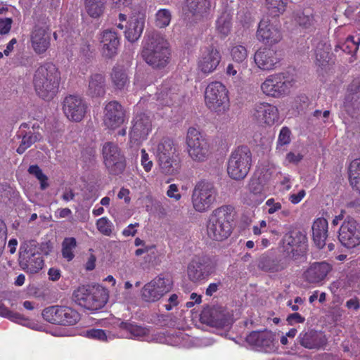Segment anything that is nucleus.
Segmentation results:
<instances>
[{
	"instance_id": "obj_39",
	"label": "nucleus",
	"mask_w": 360,
	"mask_h": 360,
	"mask_svg": "<svg viewBox=\"0 0 360 360\" xmlns=\"http://www.w3.org/2000/svg\"><path fill=\"white\" fill-rule=\"evenodd\" d=\"M349 179L353 189L360 193V158L351 162L349 167Z\"/></svg>"
},
{
	"instance_id": "obj_33",
	"label": "nucleus",
	"mask_w": 360,
	"mask_h": 360,
	"mask_svg": "<svg viewBox=\"0 0 360 360\" xmlns=\"http://www.w3.org/2000/svg\"><path fill=\"white\" fill-rule=\"evenodd\" d=\"M87 94L91 97H101L105 94V79L103 75L95 73L90 76Z\"/></svg>"
},
{
	"instance_id": "obj_25",
	"label": "nucleus",
	"mask_w": 360,
	"mask_h": 360,
	"mask_svg": "<svg viewBox=\"0 0 360 360\" xmlns=\"http://www.w3.org/2000/svg\"><path fill=\"white\" fill-rule=\"evenodd\" d=\"M331 270V266L326 262H314L304 272L303 276L309 283H319L325 279Z\"/></svg>"
},
{
	"instance_id": "obj_45",
	"label": "nucleus",
	"mask_w": 360,
	"mask_h": 360,
	"mask_svg": "<svg viewBox=\"0 0 360 360\" xmlns=\"http://www.w3.org/2000/svg\"><path fill=\"white\" fill-rule=\"evenodd\" d=\"M232 59L238 64L243 63L247 58L248 53L245 46H236L231 51Z\"/></svg>"
},
{
	"instance_id": "obj_51",
	"label": "nucleus",
	"mask_w": 360,
	"mask_h": 360,
	"mask_svg": "<svg viewBox=\"0 0 360 360\" xmlns=\"http://www.w3.org/2000/svg\"><path fill=\"white\" fill-rule=\"evenodd\" d=\"M7 239V227L3 220L0 219V256L4 250Z\"/></svg>"
},
{
	"instance_id": "obj_50",
	"label": "nucleus",
	"mask_w": 360,
	"mask_h": 360,
	"mask_svg": "<svg viewBox=\"0 0 360 360\" xmlns=\"http://www.w3.org/2000/svg\"><path fill=\"white\" fill-rule=\"evenodd\" d=\"M49 314L50 315H70L68 312L66 311V308L62 306H51L47 308H45L41 315H46Z\"/></svg>"
},
{
	"instance_id": "obj_38",
	"label": "nucleus",
	"mask_w": 360,
	"mask_h": 360,
	"mask_svg": "<svg viewBox=\"0 0 360 360\" xmlns=\"http://www.w3.org/2000/svg\"><path fill=\"white\" fill-rule=\"evenodd\" d=\"M107 0H84V8L89 16L99 18L105 11Z\"/></svg>"
},
{
	"instance_id": "obj_15",
	"label": "nucleus",
	"mask_w": 360,
	"mask_h": 360,
	"mask_svg": "<svg viewBox=\"0 0 360 360\" xmlns=\"http://www.w3.org/2000/svg\"><path fill=\"white\" fill-rule=\"evenodd\" d=\"M214 271V265L207 256L194 257L187 267L188 279L193 283L207 279Z\"/></svg>"
},
{
	"instance_id": "obj_47",
	"label": "nucleus",
	"mask_w": 360,
	"mask_h": 360,
	"mask_svg": "<svg viewBox=\"0 0 360 360\" xmlns=\"http://www.w3.org/2000/svg\"><path fill=\"white\" fill-rule=\"evenodd\" d=\"M297 22L304 27H309L312 25L314 18L309 10L298 13L296 18Z\"/></svg>"
},
{
	"instance_id": "obj_63",
	"label": "nucleus",
	"mask_w": 360,
	"mask_h": 360,
	"mask_svg": "<svg viewBox=\"0 0 360 360\" xmlns=\"http://www.w3.org/2000/svg\"><path fill=\"white\" fill-rule=\"evenodd\" d=\"M49 279L56 281L60 278V271L58 269L51 268L48 271Z\"/></svg>"
},
{
	"instance_id": "obj_37",
	"label": "nucleus",
	"mask_w": 360,
	"mask_h": 360,
	"mask_svg": "<svg viewBox=\"0 0 360 360\" xmlns=\"http://www.w3.org/2000/svg\"><path fill=\"white\" fill-rule=\"evenodd\" d=\"M359 44L360 38L359 37L349 36L343 43L337 44L335 46L334 51L336 53L341 51L354 57L359 49Z\"/></svg>"
},
{
	"instance_id": "obj_58",
	"label": "nucleus",
	"mask_w": 360,
	"mask_h": 360,
	"mask_svg": "<svg viewBox=\"0 0 360 360\" xmlns=\"http://www.w3.org/2000/svg\"><path fill=\"white\" fill-rule=\"evenodd\" d=\"M28 172L30 174L34 175L37 179H40V178H43L44 175H45L42 172V170L40 169V167L37 165H30L28 168Z\"/></svg>"
},
{
	"instance_id": "obj_41",
	"label": "nucleus",
	"mask_w": 360,
	"mask_h": 360,
	"mask_svg": "<svg viewBox=\"0 0 360 360\" xmlns=\"http://www.w3.org/2000/svg\"><path fill=\"white\" fill-rule=\"evenodd\" d=\"M176 147L173 141L169 138H164L158 143L157 147V158H162L163 156L172 157L176 154Z\"/></svg>"
},
{
	"instance_id": "obj_5",
	"label": "nucleus",
	"mask_w": 360,
	"mask_h": 360,
	"mask_svg": "<svg viewBox=\"0 0 360 360\" xmlns=\"http://www.w3.org/2000/svg\"><path fill=\"white\" fill-rule=\"evenodd\" d=\"M108 297L107 290L97 283L80 286L73 292L74 300L91 311L102 308L107 302Z\"/></svg>"
},
{
	"instance_id": "obj_29",
	"label": "nucleus",
	"mask_w": 360,
	"mask_h": 360,
	"mask_svg": "<svg viewBox=\"0 0 360 360\" xmlns=\"http://www.w3.org/2000/svg\"><path fill=\"white\" fill-rule=\"evenodd\" d=\"M299 339L300 345L309 349L323 348L326 345L328 340L323 333L313 330L301 333Z\"/></svg>"
},
{
	"instance_id": "obj_52",
	"label": "nucleus",
	"mask_w": 360,
	"mask_h": 360,
	"mask_svg": "<svg viewBox=\"0 0 360 360\" xmlns=\"http://www.w3.org/2000/svg\"><path fill=\"white\" fill-rule=\"evenodd\" d=\"M290 141V131L288 127H283L278 136V144L286 145Z\"/></svg>"
},
{
	"instance_id": "obj_1",
	"label": "nucleus",
	"mask_w": 360,
	"mask_h": 360,
	"mask_svg": "<svg viewBox=\"0 0 360 360\" xmlns=\"http://www.w3.org/2000/svg\"><path fill=\"white\" fill-rule=\"evenodd\" d=\"M146 321L153 326L143 327L130 322L121 321L120 319L112 316L110 320L115 328H119L128 331L135 338L148 335L154 329L176 328L187 330L195 326L205 331H214L216 329L229 328L233 323L231 316H148Z\"/></svg>"
},
{
	"instance_id": "obj_56",
	"label": "nucleus",
	"mask_w": 360,
	"mask_h": 360,
	"mask_svg": "<svg viewBox=\"0 0 360 360\" xmlns=\"http://www.w3.org/2000/svg\"><path fill=\"white\" fill-rule=\"evenodd\" d=\"M347 91L352 94L360 93V77L354 79L349 84Z\"/></svg>"
},
{
	"instance_id": "obj_64",
	"label": "nucleus",
	"mask_w": 360,
	"mask_h": 360,
	"mask_svg": "<svg viewBox=\"0 0 360 360\" xmlns=\"http://www.w3.org/2000/svg\"><path fill=\"white\" fill-rule=\"evenodd\" d=\"M240 70V67L239 65H233L232 63H230L228 65L226 68V74L229 75L234 76Z\"/></svg>"
},
{
	"instance_id": "obj_7",
	"label": "nucleus",
	"mask_w": 360,
	"mask_h": 360,
	"mask_svg": "<svg viewBox=\"0 0 360 360\" xmlns=\"http://www.w3.org/2000/svg\"><path fill=\"white\" fill-rule=\"evenodd\" d=\"M11 321L37 330H45L46 323L70 326L79 321V316H6Z\"/></svg>"
},
{
	"instance_id": "obj_10",
	"label": "nucleus",
	"mask_w": 360,
	"mask_h": 360,
	"mask_svg": "<svg viewBox=\"0 0 360 360\" xmlns=\"http://www.w3.org/2000/svg\"><path fill=\"white\" fill-rule=\"evenodd\" d=\"M205 100L211 110L224 112L229 101L226 86L220 82H211L205 89Z\"/></svg>"
},
{
	"instance_id": "obj_20",
	"label": "nucleus",
	"mask_w": 360,
	"mask_h": 360,
	"mask_svg": "<svg viewBox=\"0 0 360 360\" xmlns=\"http://www.w3.org/2000/svg\"><path fill=\"white\" fill-rule=\"evenodd\" d=\"M252 345L262 348L266 352H275L278 349L276 335L271 331H252L246 338Z\"/></svg>"
},
{
	"instance_id": "obj_43",
	"label": "nucleus",
	"mask_w": 360,
	"mask_h": 360,
	"mask_svg": "<svg viewBox=\"0 0 360 360\" xmlns=\"http://www.w3.org/2000/svg\"><path fill=\"white\" fill-rule=\"evenodd\" d=\"M288 0H266V7L270 15L278 16L283 13L286 8Z\"/></svg>"
},
{
	"instance_id": "obj_21",
	"label": "nucleus",
	"mask_w": 360,
	"mask_h": 360,
	"mask_svg": "<svg viewBox=\"0 0 360 360\" xmlns=\"http://www.w3.org/2000/svg\"><path fill=\"white\" fill-rule=\"evenodd\" d=\"M124 117L125 111L117 101H110L105 105L103 121L108 128H117L124 122Z\"/></svg>"
},
{
	"instance_id": "obj_19",
	"label": "nucleus",
	"mask_w": 360,
	"mask_h": 360,
	"mask_svg": "<svg viewBox=\"0 0 360 360\" xmlns=\"http://www.w3.org/2000/svg\"><path fill=\"white\" fill-rule=\"evenodd\" d=\"M307 241V237L303 231L300 230H291L286 233L280 244L281 251L285 253L286 257L294 259L297 253V248L304 245Z\"/></svg>"
},
{
	"instance_id": "obj_42",
	"label": "nucleus",
	"mask_w": 360,
	"mask_h": 360,
	"mask_svg": "<svg viewBox=\"0 0 360 360\" xmlns=\"http://www.w3.org/2000/svg\"><path fill=\"white\" fill-rule=\"evenodd\" d=\"M40 139L41 135L39 133H35L30 131L25 132L22 135V141L16 150L17 153L18 154H22L32 144L39 141Z\"/></svg>"
},
{
	"instance_id": "obj_60",
	"label": "nucleus",
	"mask_w": 360,
	"mask_h": 360,
	"mask_svg": "<svg viewBox=\"0 0 360 360\" xmlns=\"http://www.w3.org/2000/svg\"><path fill=\"white\" fill-rule=\"evenodd\" d=\"M52 249H53V245L50 241L42 243L40 245L39 253H41V255L44 254L45 255H48L50 253V252L52 251Z\"/></svg>"
},
{
	"instance_id": "obj_30",
	"label": "nucleus",
	"mask_w": 360,
	"mask_h": 360,
	"mask_svg": "<svg viewBox=\"0 0 360 360\" xmlns=\"http://www.w3.org/2000/svg\"><path fill=\"white\" fill-rule=\"evenodd\" d=\"M50 33L45 29L35 27L31 34L32 46L34 51L41 54L44 53L50 45Z\"/></svg>"
},
{
	"instance_id": "obj_54",
	"label": "nucleus",
	"mask_w": 360,
	"mask_h": 360,
	"mask_svg": "<svg viewBox=\"0 0 360 360\" xmlns=\"http://www.w3.org/2000/svg\"><path fill=\"white\" fill-rule=\"evenodd\" d=\"M87 336L89 338L100 340H105L107 339L106 334L103 330L101 329H91L89 330H87Z\"/></svg>"
},
{
	"instance_id": "obj_61",
	"label": "nucleus",
	"mask_w": 360,
	"mask_h": 360,
	"mask_svg": "<svg viewBox=\"0 0 360 360\" xmlns=\"http://www.w3.org/2000/svg\"><path fill=\"white\" fill-rule=\"evenodd\" d=\"M302 159V155L300 154H295L292 152H290L286 155V160L294 164H297Z\"/></svg>"
},
{
	"instance_id": "obj_2",
	"label": "nucleus",
	"mask_w": 360,
	"mask_h": 360,
	"mask_svg": "<svg viewBox=\"0 0 360 360\" xmlns=\"http://www.w3.org/2000/svg\"><path fill=\"white\" fill-rule=\"evenodd\" d=\"M141 55L153 69H162L169 63L171 55L169 43L158 32H149L146 34Z\"/></svg>"
},
{
	"instance_id": "obj_6",
	"label": "nucleus",
	"mask_w": 360,
	"mask_h": 360,
	"mask_svg": "<svg viewBox=\"0 0 360 360\" xmlns=\"http://www.w3.org/2000/svg\"><path fill=\"white\" fill-rule=\"evenodd\" d=\"M252 165V153L246 146L236 148L231 153L227 166L229 176L235 180L243 179Z\"/></svg>"
},
{
	"instance_id": "obj_4",
	"label": "nucleus",
	"mask_w": 360,
	"mask_h": 360,
	"mask_svg": "<svg viewBox=\"0 0 360 360\" xmlns=\"http://www.w3.org/2000/svg\"><path fill=\"white\" fill-rule=\"evenodd\" d=\"M233 217V207L231 205H224L214 210L207 224L208 236L217 241L226 239L232 231Z\"/></svg>"
},
{
	"instance_id": "obj_24",
	"label": "nucleus",
	"mask_w": 360,
	"mask_h": 360,
	"mask_svg": "<svg viewBox=\"0 0 360 360\" xmlns=\"http://www.w3.org/2000/svg\"><path fill=\"white\" fill-rule=\"evenodd\" d=\"M254 60L258 68L269 70L278 63L280 55L272 48H261L255 52Z\"/></svg>"
},
{
	"instance_id": "obj_36",
	"label": "nucleus",
	"mask_w": 360,
	"mask_h": 360,
	"mask_svg": "<svg viewBox=\"0 0 360 360\" xmlns=\"http://www.w3.org/2000/svg\"><path fill=\"white\" fill-rule=\"evenodd\" d=\"M111 81L117 89L122 90L129 83V77L122 65L115 66L110 74Z\"/></svg>"
},
{
	"instance_id": "obj_12",
	"label": "nucleus",
	"mask_w": 360,
	"mask_h": 360,
	"mask_svg": "<svg viewBox=\"0 0 360 360\" xmlns=\"http://www.w3.org/2000/svg\"><path fill=\"white\" fill-rule=\"evenodd\" d=\"M186 144L190 157L195 161H205L209 154L210 146L206 139L195 128L188 129Z\"/></svg>"
},
{
	"instance_id": "obj_13",
	"label": "nucleus",
	"mask_w": 360,
	"mask_h": 360,
	"mask_svg": "<svg viewBox=\"0 0 360 360\" xmlns=\"http://www.w3.org/2000/svg\"><path fill=\"white\" fill-rule=\"evenodd\" d=\"M292 79L284 74L274 75L268 77L262 84L264 94L278 98L288 94L292 86Z\"/></svg>"
},
{
	"instance_id": "obj_8",
	"label": "nucleus",
	"mask_w": 360,
	"mask_h": 360,
	"mask_svg": "<svg viewBox=\"0 0 360 360\" xmlns=\"http://www.w3.org/2000/svg\"><path fill=\"white\" fill-rule=\"evenodd\" d=\"M217 195V191L213 183L205 180L198 182L192 193L194 209L200 212H206L216 201Z\"/></svg>"
},
{
	"instance_id": "obj_23",
	"label": "nucleus",
	"mask_w": 360,
	"mask_h": 360,
	"mask_svg": "<svg viewBox=\"0 0 360 360\" xmlns=\"http://www.w3.org/2000/svg\"><path fill=\"white\" fill-rule=\"evenodd\" d=\"M151 127L150 116L145 112L138 113L133 120L130 136L134 141L145 139L150 131Z\"/></svg>"
},
{
	"instance_id": "obj_49",
	"label": "nucleus",
	"mask_w": 360,
	"mask_h": 360,
	"mask_svg": "<svg viewBox=\"0 0 360 360\" xmlns=\"http://www.w3.org/2000/svg\"><path fill=\"white\" fill-rule=\"evenodd\" d=\"M98 230L105 236H110L112 233L111 223L105 218L102 217L96 223Z\"/></svg>"
},
{
	"instance_id": "obj_53",
	"label": "nucleus",
	"mask_w": 360,
	"mask_h": 360,
	"mask_svg": "<svg viewBox=\"0 0 360 360\" xmlns=\"http://www.w3.org/2000/svg\"><path fill=\"white\" fill-rule=\"evenodd\" d=\"M13 20L11 18H0V34H6L9 32Z\"/></svg>"
},
{
	"instance_id": "obj_31",
	"label": "nucleus",
	"mask_w": 360,
	"mask_h": 360,
	"mask_svg": "<svg viewBox=\"0 0 360 360\" xmlns=\"http://www.w3.org/2000/svg\"><path fill=\"white\" fill-rule=\"evenodd\" d=\"M257 266L264 271L278 272L285 269L287 265L278 259L274 253H267L259 257Z\"/></svg>"
},
{
	"instance_id": "obj_57",
	"label": "nucleus",
	"mask_w": 360,
	"mask_h": 360,
	"mask_svg": "<svg viewBox=\"0 0 360 360\" xmlns=\"http://www.w3.org/2000/svg\"><path fill=\"white\" fill-rule=\"evenodd\" d=\"M266 205L269 207L268 210L269 214H273L281 209V204L275 202L274 198L268 199L266 202Z\"/></svg>"
},
{
	"instance_id": "obj_28",
	"label": "nucleus",
	"mask_w": 360,
	"mask_h": 360,
	"mask_svg": "<svg viewBox=\"0 0 360 360\" xmlns=\"http://www.w3.org/2000/svg\"><path fill=\"white\" fill-rule=\"evenodd\" d=\"M101 44L103 55L107 58H112L117 54L120 39L117 33L105 30L101 33Z\"/></svg>"
},
{
	"instance_id": "obj_22",
	"label": "nucleus",
	"mask_w": 360,
	"mask_h": 360,
	"mask_svg": "<svg viewBox=\"0 0 360 360\" xmlns=\"http://www.w3.org/2000/svg\"><path fill=\"white\" fill-rule=\"evenodd\" d=\"M257 39L265 44L273 45L279 42L282 39L281 30L269 20L260 21L257 31Z\"/></svg>"
},
{
	"instance_id": "obj_17",
	"label": "nucleus",
	"mask_w": 360,
	"mask_h": 360,
	"mask_svg": "<svg viewBox=\"0 0 360 360\" xmlns=\"http://www.w3.org/2000/svg\"><path fill=\"white\" fill-rule=\"evenodd\" d=\"M171 284L169 278L160 275L143 286L142 297L146 302H155L170 290Z\"/></svg>"
},
{
	"instance_id": "obj_26",
	"label": "nucleus",
	"mask_w": 360,
	"mask_h": 360,
	"mask_svg": "<svg viewBox=\"0 0 360 360\" xmlns=\"http://www.w3.org/2000/svg\"><path fill=\"white\" fill-rule=\"evenodd\" d=\"M221 61L219 51L214 47L207 48L199 60L198 67L200 70L208 74L216 70Z\"/></svg>"
},
{
	"instance_id": "obj_48",
	"label": "nucleus",
	"mask_w": 360,
	"mask_h": 360,
	"mask_svg": "<svg viewBox=\"0 0 360 360\" xmlns=\"http://www.w3.org/2000/svg\"><path fill=\"white\" fill-rule=\"evenodd\" d=\"M217 29L223 36L228 35L231 30V22L228 17H220L217 21Z\"/></svg>"
},
{
	"instance_id": "obj_27",
	"label": "nucleus",
	"mask_w": 360,
	"mask_h": 360,
	"mask_svg": "<svg viewBox=\"0 0 360 360\" xmlns=\"http://www.w3.org/2000/svg\"><path fill=\"white\" fill-rule=\"evenodd\" d=\"M259 124H273L278 118V112L276 106L267 103L255 105L253 114Z\"/></svg>"
},
{
	"instance_id": "obj_46",
	"label": "nucleus",
	"mask_w": 360,
	"mask_h": 360,
	"mask_svg": "<svg viewBox=\"0 0 360 360\" xmlns=\"http://www.w3.org/2000/svg\"><path fill=\"white\" fill-rule=\"evenodd\" d=\"M171 20V13L167 9H160L156 13L155 24L159 27H165Z\"/></svg>"
},
{
	"instance_id": "obj_59",
	"label": "nucleus",
	"mask_w": 360,
	"mask_h": 360,
	"mask_svg": "<svg viewBox=\"0 0 360 360\" xmlns=\"http://www.w3.org/2000/svg\"><path fill=\"white\" fill-rule=\"evenodd\" d=\"M167 193L169 198H174L176 200H179L181 198L180 193H178V188L175 184H171L169 186Z\"/></svg>"
},
{
	"instance_id": "obj_55",
	"label": "nucleus",
	"mask_w": 360,
	"mask_h": 360,
	"mask_svg": "<svg viewBox=\"0 0 360 360\" xmlns=\"http://www.w3.org/2000/svg\"><path fill=\"white\" fill-rule=\"evenodd\" d=\"M141 165L146 172L150 171L153 166V162L149 160L148 155L144 149L141 150Z\"/></svg>"
},
{
	"instance_id": "obj_40",
	"label": "nucleus",
	"mask_w": 360,
	"mask_h": 360,
	"mask_svg": "<svg viewBox=\"0 0 360 360\" xmlns=\"http://www.w3.org/2000/svg\"><path fill=\"white\" fill-rule=\"evenodd\" d=\"M331 59L329 45L319 42L315 50V63L318 66L326 65Z\"/></svg>"
},
{
	"instance_id": "obj_35",
	"label": "nucleus",
	"mask_w": 360,
	"mask_h": 360,
	"mask_svg": "<svg viewBox=\"0 0 360 360\" xmlns=\"http://www.w3.org/2000/svg\"><path fill=\"white\" fill-rule=\"evenodd\" d=\"M158 165L162 173L167 175H174L180 169V160L178 155L172 157L163 156L158 158Z\"/></svg>"
},
{
	"instance_id": "obj_11",
	"label": "nucleus",
	"mask_w": 360,
	"mask_h": 360,
	"mask_svg": "<svg viewBox=\"0 0 360 360\" xmlns=\"http://www.w3.org/2000/svg\"><path fill=\"white\" fill-rule=\"evenodd\" d=\"M103 162L111 175H119L126 168V159L120 148L113 142H106L102 149Z\"/></svg>"
},
{
	"instance_id": "obj_32",
	"label": "nucleus",
	"mask_w": 360,
	"mask_h": 360,
	"mask_svg": "<svg viewBox=\"0 0 360 360\" xmlns=\"http://www.w3.org/2000/svg\"><path fill=\"white\" fill-rule=\"evenodd\" d=\"M328 226V221L324 218L317 219L312 225L313 240L319 249H322L326 245Z\"/></svg>"
},
{
	"instance_id": "obj_16",
	"label": "nucleus",
	"mask_w": 360,
	"mask_h": 360,
	"mask_svg": "<svg viewBox=\"0 0 360 360\" xmlns=\"http://www.w3.org/2000/svg\"><path fill=\"white\" fill-rule=\"evenodd\" d=\"M211 8L210 0H186L184 20L188 26H193L206 18Z\"/></svg>"
},
{
	"instance_id": "obj_14",
	"label": "nucleus",
	"mask_w": 360,
	"mask_h": 360,
	"mask_svg": "<svg viewBox=\"0 0 360 360\" xmlns=\"http://www.w3.org/2000/svg\"><path fill=\"white\" fill-rule=\"evenodd\" d=\"M340 243L347 248H353L360 244V224L347 215L338 232Z\"/></svg>"
},
{
	"instance_id": "obj_44",
	"label": "nucleus",
	"mask_w": 360,
	"mask_h": 360,
	"mask_svg": "<svg viewBox=\"0 0 360 360\" xmlns=\"http://www.w3.org/2000/svg\"><path fill=\"white\" fill-rule=\"evenodd\" d=\"M200 315H230V312L221 304H212L204 307Z\"/></svg>"
},
{
	"instance_id": "obj_18",
	"label": "nucleus",
	"mask_w": 360,
	"mask_h": 360,
	"mask_svg": "<svg viewBox=\"0 0 360 360\" xmlns=\"http://www.w3.org/2000/svg\"><path fill=\"white\" fill-rule=\"evenodd\" d=\"M87 108L86 101L78 95H68L65 97L63 102L65 115L73 122H80L84 118Z\"/></svg>"
},
{
	"instance_id": "obj_9",
	"label": "nucleus",
	"mask_w": 360,
	"mask_h": 360,
	"mask_svg": "<svg viewBox=\"0 0 360 360\" xmlns=\"http://www.w3.org/2000/svg\"><path fill=\"white\" fill-rule=\"evenodd\" d=\"M18 261L20 266L30 274L38 273L44 266V259L34 240L21 245Z\"/></svg>"
},
{
	"instance_id": "obj_62",
	"label": "nucleus",
	"mask_w": 360,
	"mask_h": 360,
	"mask_svg": "<svg viewBox=\"0 0 360 360\" xmlns=\"http://www.w3.org/2000/svg\"><path fill=\"white\" fill-rule=\"evenodd\" d=\"M305 195L304 190H301L297 194H292L290 196V200L292 203L297 204L300 202Z\"/></svg>"
},
{
	"instance_id": "obj_34",
	"label": "nucleus",
	"mask_w": 360,
	"mask_h": 360,
	"mask_svg": "<svg viewBox=\"0 0 360 360\" xmlns=\"http://www.w3.org/2000/svg\"><path fill=\"white\" fill-rule=\"evenodd\" d=\"M144 24L145 20L143 18H131L127 29L124 32L126 39L130 42L136 41L143 33Z\"/></svg>"
},
{
	"instance_id": "obj_3",
	"label": "nucleus",
	"mask_w": 360,
	"mask_h": 360,
	"mask_svg": "<svg viewBox=\"0 0 360 360\" xmlns=\"http://www.w3.org/2000/svg\"><path fill=\"white\" fill-rule=\"evenodd\" d=\"M60 74L55 65L51 63L41 65L36 70L33 84L37 94L44 100L50 101L56 95Z\"/></svg>"
}]
</instances>
